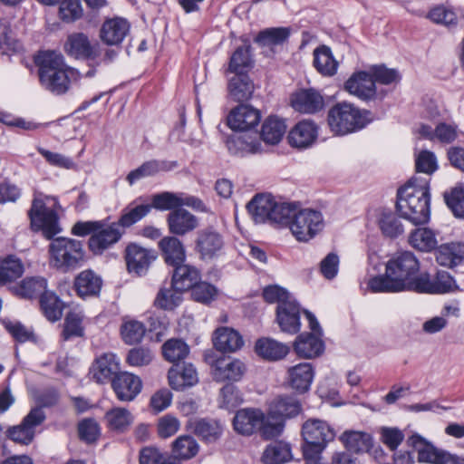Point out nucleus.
<instances>
[{
	"label": "nucleus",
	"mask_w": 464,
	"mask_h": 464,
	"mask_svg": "<svg viewBox=\"0 0 464 464\" xmlns=\"http://www.w3.org/2000/svg\"><path fill=\"white\" fill-rule=\"evenodd\" d=\"M151 208L159 210L177 209L181 207L180 194L161 192L152 196Z\"/></svg>",
	"instance_id": "obj_57"
},
{
	"label": "nucleus",
	"mask_w": 464,
	"mask_h": 464,
	"mask_svg": "<svg viewBox=\"0 0 464 464\" xmlns=\"http://www.w3.org/2000/svg\"><path fill=\"white\" fill-rule=\"evenodd\" d=\"M246 372V366L238 359L220 357L212 365L213 377L218 382L239 381Z\"/></svg>",
	"instance_id": "obj_20"
},
{
	"label": "nucleus",
	"mask_w": 464,
	"mask_h": 464,
	"mask_svg": "<svg viewBox=\"0 0 464 464\" xmlns=\"http://www.w3.org/2000/svg\"><path fill=\"white\" fill-rule=\"evenodd\" d=\"M153 352L144 346L134 347L128 352L126 362L133 367H142L149 365L153 360Z\"/></svg>",
	"instance_id": "obj_59"
},
{
	"label": "nucleus",
	"mask_w": 464,
	"mask_h": 464,
	"mask_svg": "<svg viewBox=\"0 0 464 464\" xmlns=\"http://www.w3.org/2000/svg\"><path fill=\"white\" fill-rule=\"evenodd\" d=\"M224 246L223 236L214 228H204L197 234L195 249L202 260H211L219 256Z\"/></svg>",
	"instance_id": "obj_11"
},
{
	"label": "nucleus",
	"mask_w": 464,
	"mask_h": 464,
	"mask_svg": "<svg viewBox=\"0 0 464 464\" xmlns=\"http://www.w3.org/2000/svg\"><path fill=\"white\" fill-rule=\"evenodd\" d=\"M102 285L100 276L92 270L82 271L74 279V287L82 298L99 295Z\"/></svg>",
	"instance_id": "obj_31"
},
{
	"label": "nucleus",
	"mask_w": 464,
	"mask_h": 464,
	"mask_svg": "<svg viewBox=\"0 0 464 464\" xmlns=\"http://www.w3.org/2000/svg\"><path fill=\"white\" fill-rule=\"evenodd\" d=\"M293 236L298 241L306 242L313 238L324 227V220L321 212L305 208L296 211L292 205V213L285 223Z\"/></svg>",
	"instance_id": "obj_7"
},
{
	"label": "nucleus",
	"mask_w": 464,
	"mask_h": 464,
	"mask_svg": "<svg viewBox=\"0 0 464 464\" xmlns=\"http://www.w3.org/2000/svg\"><path fill=\"white\" fill-rule=\"evenodd\" d=\"M444 198L453 214L464 218V186H456L450 193L444 194Z\"/></svg>",
	"instance_id": "obj_58"
},
{
	"label": "nucleus",
	"mask_w": 464,
	"mask_h": 464,
	"mask_svg": "<svg viewBox=\"0 0 464 464\" xmlns=\"http://www.w3.org/2000/svg\"><path fill=\"white\" fill-rule=\"evenodd\" d=\"M345 90L361 100L373 99L376 95V87L371 74L366 72H354L345 82Z\"/></svg>",
	"instance_id": "obj_22"
},
{
	"label": "nucleus",
	"mask_w": 464,
	"mask_h": 464,
	"mask_svg": "<svg viewBox=\"0 0 464 464\" xmlns=\"http://www.w3.org/2000/svg\"><path fill=\"white\" fill-rule=\"evenodd\" d=\"M28 215L33 230L42 231L44 237L52 239L49 245L51 266L63 273L82 266L84 251L81 241L62 237L53 238L61 232L54 209L47 208L41 198H35Z\"/></svg>",
	"instance_id": "obj_1"
},
{
	"label": "nucleus",
	"mask_w": 464,
	"mask_h": 464,
	"mask_svg": "<svg viewBox=\"0 0 464 464\" xmlns=\"http://www.w3.org/2000/svg\"><path fill=\"white\" fill-rule=\"evenodd\" d=\"M292 458L290 444L283 440H276L266 447L261 461L263 464H284Z\"/></svg>",
	"instance_id": "obj_37"
},
{
	"label": "nucleus",
	"mask_w": 464,
	"mask_h": 464,
	"mask_svg": "<svg viewBox=\"0 0 464 464\" xmlns=\"http://www.w3.org/2000/svg\"><path fill=\"white\" fill-rule=\"evenodd\" d=\"M409 244L420 252H430L438 246L436 233L429 227H418L412 230L408 238Z\"/></svg>",
	"instance_id": "obj_38"
},
{
	"label": "nucleus",
	"mask_w": 464,
	"mask_h": 464,
	"mask_svg": "<svg viewBox=\"0 0 464 464\" xmlns=\"http://www.w3.org/2000/svg\"><path fill=\"white\" fill-rule=\"evenodd\" d=\"M318 136L316 124L308 120L301 121L289 131L288 140L292 147L306 149L314 144Z\"/></svg>",
	"instance_id": "obj_24"
},
{
	"label": "nucleus",
	"mask_w": 464,
	"mask_h": 464,
	"mask_svg": "<svg viewBox=\"0 0 464 464\" xmlns=\"http://www.w3.org/2000/svg\"><path fill=\"white\" fill-rule=\"evenodd\" d=\"M261 121L260 111L251 105L241 104L227 116V125L233 130L247 131L255 129Z\"/></svg>",
	"instance_id": "obj_15"
},
{
	"label": "nucleus",
	"mask_w": 464,
	"mask_h": 464,
	"mask_svg": "<svg viewBox=\"0 0 464 464\" xmlns=\"http://www.w3.org/2000/svg\"><path fill=\"white\" fill-rule=\"evenodd\" d=\"M189 353L188 345L180 339H169L162 345L164 358L174 364L184 360Z\"/></svg>",
	"instance_id": "obj_49"
},
{
	"label": "nucleus",
	"mask_w": 464,
	"mask_h": 464,
	"mask_svg": "<svg viewBox=\"0 0 464 464\" xmlns=\"http://www.w3.org/2000/svg\"><path fill=\"white\" fill-rule=\"evenodd\" d=\"M312 333L299 334L295 343L294 349L299 357L314 358L323 353L324 344L321 339L323 331L315 316L309 311H304Z\"/></svg>",
	"instance_id": "obj_9"
},
{
	"label": "nucleus",
	"mask_w": 464,
	"mask_h": 464,
	"mask_svg": "<svg viewBox=\"0 0 464 464\" xmlns=\"http://www.w3.org/2000/svg\"><path fill=\"white\" fill-rule=\"evenodd\" d=\"M369 114V111H361L350 103H337L328 111V124L334 133L345 135L364 128L370 121Z\"/></svg>",
	"instance_id": "obj_5"
},
{
	"label": "nucleus",
	"mask_w": 464,
	"mask_h": 464,
	"mask_svg": "<svg viewBox=\"0 0 464 464\" xmlns=\"http://www.w3.org/2000/svg\"><path fill=\"white\" fill-rule=\"evenodd\" d=\"M314 369L310 362H301L287 370L286 383L298 394L307 392L314 378Z\"/></svg>",
	"instance_id": "obj_18"
},
{
	"label": "nucleus",
	"mask_w": 464,
	"mask_h": 464,
	"mask_svg": "<svg viewBox=\"0 0 464 464\" xmlns=\"http://www.w3.org/2000/svg\"><path fill=\"white\" fill-rule=\"evenodd\" d=\"M426 18L432 23L450 27L457 24V14L449 5L440 4L431 8L426 14Z\"/></svg>",
	"instance_id": "obj_51"
},
{
	"label": "nucleus",
	"mask_w": 464,
	"mask_h": 464,
	"mask_svg": "<svg viewBox=\"0 0 464 464\" xmlns=\"http://www.w3.org/2000/svg\"><path fill=\"white\" fill-rule=\"evenodd\" d=\"M194 432L204 441L214 442L220 438L222 427L217 420L201 419L196 421Z\"/></svg>",
	"instance_id": "obj_50"
},
{
	"label": "nucleus",
	"mask_w": 464,
	"mask_h": 464,
	"mask_svg": "<svg viewBox=\"0 0 464 464\" xmlns=\"http://www.w3.org/2000/svg\"><path fill=\"white\" fill-rule=\"evenodd\" d=\"M34 63L38 67L40 83L45 90L56 95L68 92L74 72L66 65L61 53L40 51L34 57Z\"/></svg>",
	"instance_id": "obj_2"
},
{
	"label": "nucleus",
	"mask_w": 464,
	"mask_h": 464,
	"mask_svg": "<svg viewBox=\"0 0 464 464\" xmlns=\"http://www.w3.org/2000/svg\"><path fill=\"white\" fill-rule=\"evenodd\" d=\"M430 188L427 181L417 185L411 179L398 190L397 210L400 216L414 225L425 224L430 219Z\"/></svg>",
	"instance_id": "obj_3"
},
{
	"label": "nucleus",
	"mask_w": 464,
	"mask_h": 464,
	"mask_svg": "<svg viewBox=\"0 0 464 464\" xmlns=\"http://www.w3.org/2000/svg\"><path fill=\"white\" fill-rule=\"evenodd\" d=\"M45 420V414L41 407L33 408L18 425L9 427L6 437L15 443L29 445L34 438L35 428Z\"/></svg>",
	"instance_id": "obj_10"
},
{
	"label": "nucleus",
	"mask_w": 464,
	"mask_h": 464,
	"mask_svg": "<svg viewBox=\"0 0 464 464\" xmlns=\"http://www.w3.org/2000/svg\"><path fill=\"white\" fill-rule=\"evenodd\" d=\"M218 289L211 284L200 280L191 288L192 298L202 304H208L215 299Z\"/></svg>",
	"instance_id": "obj_61"
},
{
	"label": "nucleus",
	"mask_w": 464,
	"mask_h": 464,
	"mask_svg": "<svg viewBox=\"0 0 464 464\" xmlns=\"http://www.w3.org/2000/svg\"><path fill=\"white\" fill-rule=\"evenodd\" d=\"M182 291L176 290L172 285L169 288H161L154 301V304L164 310H173L181 300Z\"/></svg>",
	"instance_id": "obj_56"
},
{
	"label": "nucleus",
	"mask_w": 464,
	"mask_h": 464,
	"mask_svg": "<svg viewBox=\"0 0 464 464\" xmlns=\"http://www.w3.org/2000/svg\"><path fill=\"white\" fill-rule=\"evenodd\" d=\"M167 224L172 235L184 236L198 227V219L188 210L179 208L168 215Z\"/></svg>",
	"instance_id": "obj_25"
},
{
	"label": "nucleus",
	"mask_w": 464,
	"mask_h": 464,
	"mask_svg": "<svg viewBox=\"0 0 464 464\" xmlns=\"http://www.w3.org/2000/svg\"><path fill=\"white\" fill-rule=\"evenodd\" d=\"M290 35L287 27H272L259 32L255 42L262 46H271L283 44Z\"/></svg>",
	"instance_id": "obj_48"
},
{
	"label": "nucleus",
	"mask_w": 464,
	"mask_h": 464,
	"mask_svg": "<svg viewBox=\"0 0 464 464\" xmlns=\"http://www.w3.org/2000/svg\"><path fill=\"white\" fill-rule=\"evenodd\" d=\"M178 167L177 161L151 160L145 161L139 168L131 170L127 175V181L133 185L136 181L157 175L160 172H167Z\"/></svg>",
	"instance_id": "obj_27"
},
{
	"label": "nucleus",
	"mask_w": 464,
	"mask_h": 464,
	"mask_svg": "<svg viewBox=\"0 0 464 464\" xmlns=\"http://www.w3.org/2000/svg\"><path fill=\"white\" fill-rule=\"evenodd\" d=\"M228 92L234 101H246L254 92V83L247 74H235L229 80Z\"/></svg>",
	"instance_id": "obj_40"
},
{
	"label": "nucleus",
	"mask_w": 464,
	"mask_h": 464,
	"mask_svg": "<svg viewBox=\"0 0 464 464\" xmlns=\"http://www.w3.org/2000/svg\"><path fill=\"white\" fill-rule=\"evenodd\" d=\"M90 373L98 383H106L120 373V360L112 353H104L93 362Z\"/></svg>",
	"instance_id": "obj_17"
},
{
	"label": "nucleus",
	"mask_w": 464,
	"mask_h": 464,
	"mask_svg": "<svg viewBox=\"0 0 464 464\" xmlns=\"http://www.w3.org/2000/svg\"><path fill=\"white\" fill-rule=\"evenodd\" d=\"M377 223L382 235L389 238H396L404 231L400 218L390 211H382L378 217Z\"/></svg>",
	"instance_id": "obj_45"
},
{
	"label": "nucleus",
	"mask_w": 464,
	"mask_h": 464,
	"mask_svg": "<svg viewBox=\"0 0 464 464\" xmlns=\"http://www.w3.org/2000/svg\"><path fill=\"white\" fill-rule=\"evenodd\" d=\"M289 351L288 345L268 337L257 339L255 344L256 354L268 362H276L284 359Z\"/></svg>",
	"instance_id": "obj_30"
},
{
	"label": "nucleus",
	"mask_w": 464,
	"mask_h": 464,
	"mask_svg": "<svg viewBox=\"0 0 464 464\" xmlns=\"http://www.w3.org/2000/svg\"><path fill=\"white\" fill-rule=\"evenodd\" d=\"M408 443L418 452L420 462L435 463L440 450L427 442L420 435H412L409 438Z\"/></svg>",
	"instance_id": "obj_47"
},
{
	"label": "nucleus",
	"mask_w": 464,
	"mask_h": 464,
	"mask_svg": "<svg viewBox=\"0 0 464 464\" xmlns=\"http://www.w3.org/2000/svg\"><path fill=\"white\" fill-rule=\"evenodd\" d=\"M146 333L145 325L136 320L125 321L121 326L122 340L127 344L140 343Z\"/></svg>",
	"instance_id": "obj_54"
},
{
	"label": "nucleus",
	"mask_w": 464,
	"mask_h": 464,
	"mask_svg": "<svg viewBox=\"0 0 464 464\" xmlns=\"http://www.w3.org/2000/svg\"><path fill=\"white\" fill-rule=\"evenodd\" d=\"M213 343L218 351L236 352L243 346L244 341L236 330L229 327H220L214 334Z\"/></svg>",
	"instance_id": "obj_34"
},
{
	"label": "nucleus",
	"mask_w": 464,
	"mask_h": 464,
	"mask_svg": "<svg viewBox=\"0 0 464 464\" xmlns=\"http://www.w3.org/2000/svg\"><path fill=\"white\" fill-rule=\"evenodd\" d=\"M251 47L243 45L237 47L231 54L229 59L227 72L235 74H247L254 64L252 55L250 53Z\"/></svg>",
	"instance_id": "obj_39"
},
{
	"label": "nucleus",
	"mask_w": 464,
	"mask_h": 464,
	"mask_svg": "<svg viewBox=\"0 0 464 464\" xmlns=\"http://www.w3.org/2000/svg\"><path fill=\"white\" fill-rule=\"evenodd\" d=\"M265 420V413L259 409L246 408L237 411L233 418L235 431L243 436H251L258 431Z\"/></svg>",
	"instance_id": "obj_16"
},
{
	"label": "nucleus",
	"mask_w": 464,
	"mask_h": 464,
	"mask_svg": "<svg viewBox=\"0 0 464 464\" xmlns=\"http://www.w3.org/2000/svg\"><path fill=\"white\" fill-rule=\"evenodd\" d=\"M82 321V315L79 313L70 312L67 314L63 332L64 340H68L72 336H82L83 334Z\"/></svg>",
	"instance_id": "obj_63"
},
{
	"label": "nucleus",
	"mask_w": 464,
	"mask_h": 464,
	"mask_svg": "<svg viewBox=\"0 0 464 464\" xmlns=\"http://www.w3.org/2000/svg\"><path fill=\"white\" fill-rule=\"evenodd\" d=\"M156 257L157 256L153 250L144 248L137 244L129 245L125 250L128 271L139 276L147 274Z\"/></svg>",
	"instance_id": "obj_14"
},
{
	"label": "nucleus",
	"mask_w": 464,
	"mask_h": 464,
	"mask_svg": "<svg viewBox=\"0 0 464 464\" xmlns=\"http://www.w3.org/2000/svg\"><path fill=\"white\" fill-rule=\"evenodd\" d=\"M150 210L151 206L150 204L138 205L135 207L129 206L123 209L122 214L116 224L118 227H129L147 216Z\"/></svg>",
	"instance_id": "obj_55"
},
{
	"label": "nucleus",
	"mask_w": 464,
	"mask_h": 464,
	"mask_svg": "<svg viewBox=\"0 0 464 464\" xmlns=\"http://www.w3.org/2000/svg\"><path fill=\"white\" fill-rule=\"evenodd\" d=\"M420 270V262L411 251L397 252L386 264V276L392 277L401 291Z\"/></svg>",
	"instance_id": "obj_8"
},
{
	"label": "nucleus",
	"mask_w": 464,
	"mask_h": 464,
	"mask_svg": "<svg viewBox=\"0 0 464 464\" xmlns=\"http://www.w3.org/2000/svg\"><path fill=\"white\" fill-rule=\"evenodd\" d=\"M314 65L321 74L332 76L335 74L338 63L334 58L331 49L323 45L314 51Z\"/></svg>",
	"instance_id": "obj_42"
},
{
	"label": "nucleus",
	"mask_w": 464,
	"mask_h": 464,
	"mask_svg": "<svg viewBox=\"0 0 464 464\" xmlns=\"http://www.w3.org/2000/svg\"><path fill=\"white\" fill-rule=\"evenodd\" d=\"M159 248L166 264L171 266L181 265L186 260L183 243L174 236L164 237L159 241Z\"/></svg>",
	"instance_id": "obj_28"
},
{
	"label": "nucleus",
	"mask_w": 464,
	"mask_h": 464,
	"mask_svg": "<svg viewBox=\"0 0 464 464\" xmlns=\"http://www.w3.org/2000/svg\"><path fill=\"white\" fill-rule=\"evenodd\" d=\"M339 440L347 450L355 453L368 452L372 448V437L364 431L345 430Z\"/></svg>",
	"instance_id": "obj_35"
},
{
	"label": "nucleus",
	"mask_w": 464,
	"mask_h": 464,
	"mask_svg": "<svg viewBox=\"0 0 464 464\" xmlns=\"http://www.w3.org/2000/svg\"><path fill=\"white\" fill-rule=\"evenodd\" d=\"M286 130V125L283 119L276 116L268 117L262 126L261 138L266 143H278Z\"/></svg>",
	"instance_id": "obj_41"
},
{
	"label": "nucleus",
	"mask_w": 464,
	"mask_h": 464,
	"mask_svg": "<svg viewBox=\"0 0 464 464\" xmlns=\"http://www.w3.org/2000/svg\"><path fill=\"white\" fill-rule=\"evenodd\" d=\"M105 420L111 430L123 431L132 423V415L125 408H113L106 412Z\"/></svg>",
	"instance_id": "obj_52"
},
{
	"label": "nucleus",
	"mask_w": 464,
	"mask_h": 464,
	"mask_svg": "<svg viewBox=\"0 0 464 464\" xmlns=\"http://www.w3.org/2000/svg\"><path fill=\"white\" fill-rule=\"evenodd\" d=\"M111 387L120 401H130L140 392L142 382L135 374L121 372L111 381Z\"/></svg>",
	"instance_id": "obj_19"
},
{
	"label": "nucleus",
	"mask_w": 464,
	"mask_h": 464,
	"mask_svg": "<svg viewBox=\"0 0 464 464\" xmlns=\"http://www.w3.org/2000/svg\"><path fill=\"white\" fill-rule=\"evenodd\" d=\"M64 51L76 59L95 60L100 56V44H92L83 33H73L68 35Z\"/></svg>",
	"instance_id": "obj_13"
},
{
	"label": "nucleus",
	"mask_w": 464,
	"mask_h": 464,
	"mask_svg": "<svg viewBox=\"0 0 464 464\" xmlns=\"http://www.w3.org/2000/svg\"><path fill=\"white\" fill-rule=\"evenodd\" d=\"M302 411V404L293 396L279 397L270 406L269 417L285 420L297 416Z\"/></svg>",
	"instance_id": "obj_36"
},
{
	"label": "nucleus",
	"mask_w": 464,
	"mask_h": 464,
	"mask_svg": "<svg viewBox=\"0 0 464 464\" xmlns=\"http://www.w3.org/2000/svg\"><path fill=\"white\" fill-rule=\"evenodd\" d=\"M130 24L123 17L107 18L99 30V38L107 46L119 48L130 34Z\"/></svg>",
	"instance_id": "obj_12"
},
{
	"label": "nucleus",
	"mask_w": 464,
	"mask_h": 464,
	"mask_svg": "<svg viewBox=\"0 0 464 464\" xmlns=\"http://www.w3.org/2000/svg\"><path fill=\"white\" fill-rule=\"evenodd\" d=\"M302 436L306 464H322L321 454L335 437L334 429L324 420L309 419L302 426Z\"/></svg>",
	"instance_id": "obj_4"
},
{
	"label": "nucleus",
	"mask_w": 464,
	"mask_h": 464,
	"mask_svg": "<svg viewBox=\"0 0 464 464\" xmlns=\"http://www.w3.org/2000/svg\"><path fill=\"white\" fill-rule=\"evenodd\" d=\"M199 450V445L190 435L179 436L172 442V454L178 459L188 460L194 458Z\"/></svg>",
	"instance_id": "obj_43"
},
{
	"label": "nucleus",
	"mask_w": 464,
	"mask_h": 464,
	"mask_svg": "<svg viewBox=\"0 0 464 464\" xmlns=\"http://www.w3.org/2000/svg\"><path fill=\"white\" fill-rule=\"evenodd\" d=\"M291 106L301 113L313 114L324 108L323 96L314 89H303L291 95Z\"/></svg>",
	"instance_id": "obj_21"
},
{
	"label": "nucleus",
	"mask_w": 464,
	"mask_h": 464,
	"mask_svg": "<svg viewBox=\"0 0 464 464\" xmlns=\"http://www.w3.org/2000/svg\"><path fill=\"white\" fill-rule=\"evenodd\" d=\"M170 387L177 391L191 387L198 382V374L192 364H174L168 373Z\"/></svg>",
	"instance_id": "obj_29"
},
{
	"label": "nucleus",
	"mask_w": 464,
	"mask_h": 464,
	"mask_svg": "<svg viewBox=\"0 0 464 464\" xmlns=\"http://www.w3.org/2000/svg\"><path fill=\"white\" fill-rule=\"evenodd\" d=\"M78 433L82 440L93 443L100 435L99 424L92 419H85L78 424Z\"/></svg>",
	"instance_id": "obj_64"
},
{
	"label": "nucleus",
	"mask_w": 464,
	"mask_h": 464,
	"mask_svg": "<svg viewBox=\"0 0 464 464\" xmlns=\"http://www.w3.org/2000/svg\"><path fill=\"white\" fill-rule=\"evenodd\" d=\"M276 320L285 333L295 334L300 331V308L295 301L283 302L277 304Z\"/></svg>",
	"instance_id": "obj_23"
},
{
	"label": "nucleus",
	"mask_w": 464,
	"mask_h": 464,
	"mask_svg": "<svg viewBox=\"0 0 464 464\" xmlns=\"http://www.w3.org/2000/svg\"><path fill=\"white\" fill-rule=\"evenodd\" d=\"M47 282L44 277L34 276L24 278L16 289L18 295L24 298H34L42 296L44 292H47Z\"/></svg>",
	"instance_id": "obj_46"
},
{
	"label": "nucleus",
	"mask_w": 464,
	"mask_h": 464,
	"mask_svg": "<svg viewBox=\"0 0 464 464\" xmlns=\"http://www.w3.org/2000/svg\"><path fill=\"white\" fill-rule=\"evenodd\" d=\"M24 273V266L19 258L9 256L0 264V285L19 278Z\"/></svg>",
	"instance_id": "obj_53"
},
{
	"label": "nucleus",
	"mask_w": 464,
	"mask_h": 464,
	"mask_svg": "<svg viewBox=\"0 0 464 464\" xmlns=\"http://www.w3.org/2000/svg\"><path fill=\"white\" fill-rule=\"evenodd\" d=\"M367 285L373 293H395L401 291L392 280V277L386 275L370 278Z\"/></svg>",
	"instance_id": "obj_62"
},
{
	"label": "nucleus",
	"mask_w": 464,
	"mask_h": 464,
	"mask_svg": "<svg viewBox=\"0 0 464 464\" xmlns=\"http://www.w3.org/2000/svg\"><path fill=\"white\" fill-rule=\"evenodd\" d=\"M40 306L45 317L51 322L62 318L64 304L53 292H44L40 298Z\"/></svg>",
	"instance_id": "obj_44"
},
{
	"label": "nucleus",
	"mask_w": 464,
	"mask_h": 464,
	"mask_svg": "<svg viewBox=\"0 0 464 464\" xmlns=\"http://www.w3.org/2000/svg\"><path fill=\"white\" fill-rule=\"evenodd\" d=\"M246 208L256 223L271 222L282 225L292 213V204L278 203L269 194L255 196L247 203Z\"/></svg>",
	"instance_id": "obj_6"
},
{
	"label": "nucleus",
	"mask_w": 464,
	"mask_h": 464,
	"mask_svg": "<svg viewBox=\"0 0 464 464\" xmlns=\"http://www.w3.org/2000/svg\"><path fill=\"white\" fill-rule=\"evenodd\" d=\"M369 73L372 77L374 83L379 82L388 85L396 83L401 80V75L397 70L387 68L383 64L372 66Z\"/></svg>",
	"instance_id": "obj_60"
},
{
	"label": "nucleus",
	"mask_w": 464,
	"mask_h": 464,
	"mask_svg": "<svg viewBox=\"0 0 464 464\" xmlns=\"http://www.w3.org/2000/svg\"><path fill=\"white\" fill-rule=\"evenodd\" d=\"M435 257L437 262L447 267L458 266L464 259V244L450 242L436 247Z\"/></svg>",
	"instance_id": "obj_33"
},
{
	"label": "nucleus",
	"mask_w": 464,
	"mask_h": 464,
	"mask_svg": "<svg viewBox=\"0 0 464 464\" xmlns=\"http://www.w3.org/2000/svg\"><path fill=\"white\" fill-rule=\"evenodd\" d=\"M200 279L198 269L182 263L174 266L171 283L176 290L183 292L191 289Z\"/></svg>",
	"instance_id": "obj_32"
},
{
	"label": "nucleus",
	"mask_w": 464,
	"mask_h": 464,
	"mask_svg": "<svg viewBox=\"0 0 464 464\" xmlns=\"http://www.w3.org/2000/svg\"><path fill=\"white\" fill-rule=\"evenodd\" d=\"M122 235L116 223L104 226L96 230L89 239V247L93 253H102L111 245L118 242Z\"/></svg>",
	"instance_id": "obj_26"
}]
</instances>
